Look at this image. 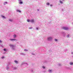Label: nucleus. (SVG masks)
I'll use <instances>...</instances> for the list:
<instances>
[{
    "instance_id": "obj_1",
    "label": "nucleus",
    "mask_w": 73,
    "mask_h": 73,
    "mask_svg": "<svg viewBox=\"0 0 73 73\" xmlns=\"http://www.w3.org/2000/svg\"><path fill=\"white\" fill-rule=\"evenodd\" d=\"M52 39H53V37L52 36H49L47 38V40L48 41H50L52 40Z\"/></svg>"
},
{
    "instance_id": "obj_2",
    "label": "nucleus",
    "mask_w": 73,
    "mask_h": 73,
    "mask_svg": "<svg viewBox=\"0 0 73 73\" xmlns=\"http://www.w3.org/2000/svg\"><path fill=\"white\" fill-rule=\"evenodd\" d=\"M9 46H10V47H12V48L13 50H15V47L14 45L10 44H9Z\"/></svg>"
},
{
    "instance_id": "obj_3",
    "label": "nucleus",
    "mask_w": 73,
    "mask_h": 73,
    "mask_svg": "<svg viewBox=\"0 0 73 73\" xmlns=\"http://www.w3.org/2000/svg\"><path fill=\"white\" fill-rule=\"evenodd\" d=\"M63 29H64V30H66V31H67V30H68V28L66 27H63Z\"/></svg>"
},
{
    "instance_id": "obj_4",
    "label": "nucleus",
    "mask_w": 73,
    "mask_h": 73,
    "mask_svg": "<svg viewBox=\"0 0 73 73\" xmlns=\"http://www.w3.org/2000/svg\"><path fill=\"white\" fill-rule=\"evenodd\" d=\"M19 3L20 4H23V2L21 1V0H19Z\"/></svg>"
},
{
    "instance_id": "obj_5",
    "label": "nucleus",
    "mask_w": 73,
    "mask_h": 73,
    "mask_svg": "<svg viewBox=\"0 0 73 73\" xmlns=\"http://www.w3.org/2000/svg\"><path fill=\"white\" fill-rule=\"evenodd\" d=\"M30 22H31V23H34V19L31 20Z\"/></svg>"
},
{
    "instance_id": "obj_6",
    "label": "nucleus",
    "mask_w": 73,
    "mask_h": 73,
    "mask_svg": "<svg viewBox=\"0 0 73 73\" xmlns=\"http://www.w3.org/2000/svg\"><path fill=\"white\" fill-rule=\"evenodd\" d=\"M10 41H15V40H16V39H10Z\"/></svg>"
},
{
    "instance_id": "obj_7",
    "label": "nucleus",
    "mask_w": 73,
    "mask_h": 73,
    "mask_svg": "<svg viewBox=\"0 0 73 73\" xmlns=\"http://www.w3.org/2000/svg\"><path fill=\"white\" fill-rule=\"evenodd\" d=\"M6 69H7V70H8L9 69V68L8 66H7L6 67Z\"/></svg>"
},
{
    "instance_id": "obj_8",
    "label": "nucleus",
    "mask_w": 73,
    "mask_h": 73,
    "mask_svg": "<svg viewBox=\"0 0 73 73\" xmlns=\"http://www.w3.org/2000/svg\"><path fill=\"white\" fill-rule=\"evenodd\" d=\"M16 11L18 12H19V13H21V11L19 10H17Z\"/></svg>"
},
{
    "instance_id": "obj_9",
    "label": "nucleus",
    "mask_w": 73,
    "mask_h": 73,
    "mask_svg": "<svg viewBox=\"0 0 73 73\" xmlns=\"http://www.w3.org/2000/svg\"><path fill=\"white\" fill-rule=\"evenodd\" d=\"M20 54H21V55H23V56H25V54H24L23 53H21Z\"/></svg>"
},
{
    "instance_id": "obj_10",
    "label": "nucleus",
    "mask_w": 73,
    "mask_h": 73,
    "mask_svg": "<svg viewBox=\"0 0 73 73\" xmlns=\"http://www.w3.org/2000/svg\"><path fill=\"white\" fill-rule=\"evenodd\" d=\"M14 38H16V35L15 34H14L13 35Z\"/></svg>"
},
{
    "instance_id": "obj_11",
    "label": "nucleus",
    "mask_w": 73,
    "mask_h": 73,
    "mask_svg": "<svg viewBox=\"0 0 73 73\" xmlns=\"http://www.w3.org/2000/svg\"><path fill=\"white\" fill-rule=\"evenodd\" d=\"M2 18H3V19H6V17H5L3 15L2 16Z\"/></svg>"
},
{
    "instance_id": "obj_12",
    "label": "nucleus",
    "mask_w": 73,
    "mask_h": 73,
    "mask_svg": "<svg viewBox=\"0 0 73 73\" xmlns=\"http://www.w3.org/2000/svg\"><path fill=\"white\" fill-rule=\"evenodd\" d=\"M9 21H11V22H12L13 21V20L11 19H9Z\"/></svg>"
},
{
    "instance_id": "obj_13",
    "label": "nucleus",
    "mask_w": 73,
    "mask_h": 73,
    "mask_svg": "<svg viewBox=\"0 0 73 73\" xmlns=\"http://www.w3.org/2000/svg\"><path fill=\"white\" fill-rule=\"evenodd\" d=\"M14 62H15V63H16V64H18V62H17V61H16V60H15L14 61Z\"/></svg>"
},
{
    "instance_id": "obj_14",
    "label": "nucleus",
    "mask_w": 73,
    "mask_h": 73,
    "mask_svg": "<svg viewBox=\"0 0 73 73\" xmlns=\"http://www.w3.org/2000/svg\"><path fill=\"white\" fill-rule=\"evenodd\" d=\"M27 22H31V20L27 19Z\"/></svg>"
},
{
    "instance_id": "obj_15",
    "label": "nucleus",
    "mask_w": 73,
    "mask_h": 73,
    "mask_svg": "<svg viewBox=\"0 0 73 73\" xmlns=\"http://www.w3.org/2000/svg\"><path fill=\"white\" fill-rule=\"evenodd\" d=\"M17 69V68L16 67H14L13 68V70H16V69Z\"/></svg>"
},
{
    "instance_id": "obj_16",
    "label": "nucleus",
    "mask_w": 73,
    "mask_h": 73,
    "mask_svg": "<svg viewBox=\"0 0 73 73\" xmlns=\"http://www.w3.org/2000/svg\"><path fill=\"white\" fill-rule=\"evenodd\" d=\"M60 2L61 4H62V3H63V2H62V1H61V0L60 1Z\"/></svg>"
},
{
    "instance_id": "obj_17",
    "label": "nucleus",
    "mask_w": 73,
    "mask_h": 73,
    "mask_svg": "<svg viewBox=\"0 0 73 73\" xmlns=\"http://www.w3.org/2000/svg\"><path fill=\"white\" fill-rule=\"evenodd\" d=\"M69 36H70V35L68 34V35L67 36V37H68V38L69 37Z\"/></svg>"
},
{
    "instance_id": "obj_18",
    "label": "nucleus",
    "mask_w": 73,
    "mask_h": 73,
    "mask_svg": "<svg viewBox=\"0 0 73 73\" xmlns=\"http://www.w3.org/2000/svg\"><path fill=\"white\" fill-rule=\"evenodd\" d=\"M70 65H73V63H70Z\"/></svg>"
},
{
    "instance_id": "obj_19",
    "label": "nucleus",
    "mask_w": 73,
    "mask_h": 73,
    "mask_svg": "<svg viewBox=\"0 0 73 73\" xmlns=\"http://www.w3.org/2000/svg\"><path fill=\"white\" fill-rule=\"evenodd\" d=\"M46 4L47 5H49V3H47Z\"/></svg>"
},
{
    "instance_id": "obj_20",
    "label": "nucleus",
    "mask_w": 73,
    "mask_h": 73,
    "mask_svg": "<svg viewBox=\"0 0 73 73\" xmlns=\"http://www.w3.org/2000/svg\"><path fill=\"white\" fill-rule=\"evenodd\" d=\"M48 71L49 72H52V70H49Z\"/></svg>"
},
{
    "instance_id": "obj_21",
    "label": "nucleus",
    "mask_w": 73,
    "mask_h": 73,
    "mask_svg": "<svg viewBox=\"0 0 73 73\" xmlns=\"http://www.w3.org/2000/svg\"><path fill=\"white\" fill-rule=\"evenodd\" d=\"M24 50V51H28V50H27L26 49H25V50Z\"/></svg>"
},
{
    "instance_id": "obj_22",
    "label": "nucleus",
    "mask_w": 73,
    "mask_h": 73,
    "mask_svg": "<svg viewBox=\"0 0 73 73\" xmlns=\"http://www.w3.org/2000/svg\"><path fill=\"white\" fill-rule=\"evenodd\" d=\"M25 65H26V66H28V64H27V63H26V64H25Z\"/></svg>"
},
{
    "instance_id": "obj_23",
    "label": "nucleus",
    "mask_w": 73,
    "mask_h": 73,
    "mask_svg": "<svg viewBox=\"0 0 73 73\" xmlns=\"http://www.w3.org/2000/svg\"><path fill=\"white\" fill-rule=\"evenodd\" d=\"M25 64V63L24 62H23L22 63V65H23V64Z\"/></svg>"
},
{
    "instance_id": "obj_24",
    "label": "nucleus",
    "mask_w": 73,
    "mask_h": 73,
    "mask_svg": "<svg viewBox=\"0 0 73 73\" xmlns=\"http://www.w3.org/2000/svg\"><path fill=\"white\" fill-rule=\"evenodd\" d=\"M4 4H7V2H4Z\"/></svg>"
},
{
    "instance_id": "obj_25",
    "label": "nucleus",
    "mask_w": 73,
    "mask_h": 73,
    "mask_svg": "<svg viewBox=\"0 0 73 73\" xmlns=\"http://www.w3.org/2000/svg\"><path fill=\"white\" fill-rule=\"evenodd\" d=\"M55 41H57V39H55Z\"/></svg>"
},
{
    "instance_id": "obj_26",
    "label": "nucleus",
    "mask_w": 73,
    "mask_h": 73,
    "mask_svg": "<svg viewBox=\"0 0 73 73\" xmlns=\"http://www.w3.org/2000/svg\"><path fill=\"white\" fill-rule=\"evenodd\" d=\"M3 50H4V51H6V49H5V48L3 49Z\"/></svg>"
},
{
    "instance_id": "obj_27",
    "label": "nucleus",
    "mask_w": 73,
    "mask_h": 73,
    "mask_svg": "<svg viewBox=\"0 0 73 73\" xmlns=\"http://www.w3.org/2000/svg\"><path fill=\"white\" fill-rule=\"evenodd\" d=\"M42 68L43 69H45V67H44V66H42Z\"/></svg>"
},
{
    "instance_id": "obj_28",
    "label": "nucleus",
    "mask_w": 73,
    "mask_h": 73,
    "mask_svg": "<svg viewBox=\"0 0 73 73\" xmlns=\"http://www.w3.org/2000/svg\"><path fill=\"white\" fill-rule=\"evenodd\" d=\"M36 30H38V28L36 27Z\"/></svg>"
},
{
    "instance_id": "obj_29",
    "label": "nucleus",
    "mask_w": 73,
    "mask_h": 73,
    "mask_svg": "<svg viewBox=\"0 0 73 73\" xmlns=\"http://www.w3.org/2000/svg\"><path fill=\"white\" fill-rule=\"evenodd\" d=\"M32 27H30V28H29V29H32Z\"/></svg>"
},
{
    "instance_id": "obj_30",
    "label": "nucleus",
    "mask_w": 73,
    "mask_h": 73,
    "mask_svg": "<svg viewBox=\"0 0 73 73\" xmlns=\"http://www.w3.org/2000/svg\"><path fill=\"white\" fill-rule=\"evenodd\" d=\"M4 56H2V58H4Z\"/></svg>"
},
{
    "instance_id": "obj_31",
    "label": "nucleus",
    "mask_w": 73,
    "mask_h": 73,
    "mask_svg": "<svg viewBox=\"0 0 73 73\" xmlns=\"http://www.w3.org/2000/svg\"><path fill=\"white\" fill-rule=\"evenodd\" d=\"M1 42H2L1 40H0V43H1Z\"/></svg>"
},
{
    "instance_id": "obj_32",
    "label": "nucleus",
    "mask_w": 73,
    "mask_h": 73,
    "mask_svg": "<svg viewBox=\"0 0 73 73\" xmlns=\"http://www.w3.org/2000/svg\"><path fill=\"white\" fill-rule=\"evenodd\" d=\"M32 54L33 55H35V54H34L33 53H32Z\"/></svg>"
},
{
    "instance_id": "obj_33",
    "label": "nucleus",
    "mask_w": 73,
    "mask_h": 73,
    "mask_svg": "<svg viewBox=\"0 0 73 73\" xmlns=\"http://www.w3.org/2000/svg\"><path fill=\"white\" fill-rule=\"evenodd\" d=\"M50 7H52V5H50Z\"/></svg>"
},
{
    "instance_id": "obj_34",
    "label": "nucleus",
    "mask_w": 73,
    "mask_h": 73,
    "mask_svg": "<svg viewBox=\"0 0 73 73\" xmlns=\"http://www.w3.org/2000/svg\"><path fill=\"white\" fill-rule=\"evenodd\" d=\"M71 54H73V52H71Z\"/></svg>"
},
{
    "instance_id": "obj_35",
    "label": "nucleus",
    "mask_w": 73,
    "mask_h": 73,
    "mask_svg": "<svg viewBox=\"0 0 73 73\" xmlns=\"http://www.w3.org/2000/svg\"><path fill=\"white\" fill-rule=\"evenodd\" d=\"M38 11H39V10L38 9Z\"/></svg>"
},
{
    "instance_id": "obj_36",
    "label": "nucleus",
    "mask_w": 73,
    "mask_h": 73,
    "mask_svg": "<svg viewBox=\"0 0 73 73\" xmlns=\"http://www.w3.org/2000/svg\"><path fill=\"white\" fill-rule=\"evenodd\" d=\"M72 24H73V22L72 23Z\"/></svg>"
},
{
    "instance_id": "obj_37",
    "label": "nucleus",
    "mask_w": 73,
    "mask_h": 73,
    "mask_svg": "<svg viewBox=\"0 0 73 73\" xmlns=\"http://www.w3.org/2000/svg\"><path fill=\"white\" fill-rule=\"evenodd\" d=\"M59 65H60V64H59Z\"/></svg>"
}]
</instances>
